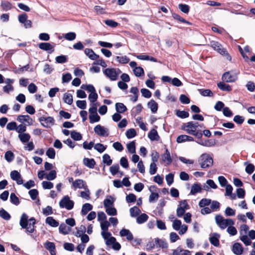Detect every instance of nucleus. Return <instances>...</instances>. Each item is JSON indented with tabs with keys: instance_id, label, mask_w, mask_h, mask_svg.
I'll use <instances>...</instances> for the list:
<instances>
[{
	"instance_id": "obj_58",
	"label": "nucleus",
	"mask_w": 255,
	"mask_h": 255,
	"mask_svg": "<svg viewBox=\"0 0 255 255\" xmlns=\"http://www.w3.org/2000/svg\"><path fill=\"white\" fill-rule=\"evenodd\" d=\"M46 155L51 159H54L55 157V151L53 148H49L46 152Z\"/></svg>"
},
{
	"instance_id": "obj_31",
	"label": "nucleus",
	"mask_w": 255,
	"mask_h": 255,
	"mask_svg": "<svg viewBox=\"0 0 255 255\" xmlns=\"http://www.w3.org/2000/svg\"><path fill=\"white\" fill-rule=\"evenodd\" d=\"M18 137L20 141L23 143L28 142L30 139V135L28 133L18 134Z\"/></svg>"
},
{
	"instance_id": "obj_2",
	"label": "nucleus",
	"mask_w": 255,
	"mask_h": 255,
	"mask_svg": "<svg viewBox=\"0 0 255 255\" xmlns=\"http://www.w3.org/2000/svg\"><path fill=\"white\" fill-rule=\"evenodd\" d=\"M28 217L25 213H23L20 217L19 225L22 229H26V233H32L35 231V224L28 223Z\"/></svg>"
},
{
	"instance_id": "obj_62",
	"label": "nucleus",
	"mask_w": 255,
	"mask_h": 255,
	"mask_svg": "<svg viewBox=\"0 0 255 255\" xmlns=\"http://www.w3.org/2000/svg\"><path fill=\"white\" fill-rule=\"evenodd\" d=\"M223 114L224 116L226 117H231L233 115V112L229 109V108L226 107L223 109Z\"/></svg>"
},
{
	"instance_id": "obj_38",
	"label": "nucleus",
	"mask_w": 255,
	"mask_h": 255,
	"mask_svg": "<svg viewBox=\"0 0 255 255\" xmlns=\"http://www.w3.org/2000/svg\"><path fill=\"white\" fill-rule=\"evenodd\" d=\"M127 149L130 153H135V143L134 141L129 142L127 144Z\"/></svg>"
},
{
	"instance_id": "obj_53",
	"label": "nucleus",
	"mask_w": 255,
	"mask_h": 255,
	"mask_svg": "<svg viewBox=\"0 0 255 255\" xmlns=\"http://www.w3.org/2000/svg\"><path fill=\"white\" fill-rule=\"evenodd\" d=\"M56 177V172L54 170H51L45 177V178L48 180H53Z\"/></svg>"
},
{
	"instance_id": "obj_22",
	"label": "nucleus",
	"mask_w": 255,
	"mask_h": 255,
	"mask_svg": "<svg viewBox=\"0 0 255 255\" xmlns=\"http://www.w3.org/2000/svg\"><path fill=\"white\" fill-rule=\"evenodd\" d=\"M232 252L237 255H240L243 253V248L240 243H235L232 248Z\"/></svg>"
},
{
	"instance_id": "obj_59",
	"label": "nucleus",
	"mask_w": 255,
	"mask_h": 255,
	"mask_svg": "<svg viewBox=\"0 0 255 255\" xmlns=\"http://www.w3.org/2000/svg\"><path fill=\"white\" fill-rule=\"evenodd\" d=\"M10 176L12 180L15 181L20 178L21 175L17 171L13 170L10 172Z\"/></svg>"
},
{
	"instance_id": "obj_16",
	"label": "nucleus",
	"mask_w": 255,
	"mask_h": 255,
	"mask_svg": "<svg viewBox=\"0 0 255 255\" xmlns=\"http://www.w3.org/2000/svg\"><path fill=\"white\" fill-rule=\"evenodd\" d=\"M161 158L162 161L165 162L167 165H169L172 163V159L167 148H165V153L161 155Z\"/></svg>"
},
{
	"instance_id": "obj_12",
	"label": "nucleus",
	"mask_w": 255,
	"mask_h": 255,
	"mask_svg": "<svg viewBox=\"0 0 255 255\" xmlns=\"http://www.w3.org/2000/svg\"><path fill=\"white\" fill-rule=\"evenodd\" d=\"M237 79V76L231 74L230 72H225L222 77V79L223 81L230 83L235 82Z\"/></svg>"
},
{
	"instance_id": "obj_13",
	"label": "nucleus",
	"mask_w": 255,
	"mask_h": 255,
	"mask_svg": "<svg viewBox=\"0 0 255 255\" xmlns=\"http://www.w3.org/2000/svg\"><path fill=\"white\" fill-rule=\"evenodd\" d=\"M198 140L196 141L198 144L204 146L210 147L213 146L215 144L214 140L213 139H205L204 140L201 138H198Z\"/></svg>"
},
{
	"instance_id": "obj_1",
	"label": "nucleus",
	"mask_w": 255,
	"mask_h": 255,
	"mask_svg": "<svg viewBox=\"0 0 255 255\" xmlns=\"http://www.w3.org/2000/svg\"><path fill=\"white\" fill-rule=\"evenodd\" d=\"M181 129L185 130L187 133L196 136L197 138L202 137L201 130L196 129L193 125V122H189L182 126Z\"/></svg>"
},
{
	"instance_id": "obj_37",
	"label": "nucleus",
	"mask_w": 255,
	"mask_h": 255,
	"mask_svg": "<svg viewBox=\"0 0 255 255\" xmlns=\"http://www.w3.org/2000/svg\"><path fill=\"white\" fill-rule=\"evenodd\" d=\"M129 212L131 217H137L141 212L140 209L136 206H134L129 209Z\"/></svg>"
},
{
	"instance_id": "obj_19",
	"label": "nucleus",
	"mask_w": 255,
	"mask_h": 255,
	"mask_svg": "<svg viewBox=\"0 0 255 255\" xmlns=\"http://www.w3.org/2000/svg\"><path fill=\"white\" fill-rule=\"evenodd\" d=\"M73 186L75 188L84 189L86 190L87 185L85 182L82 179H76L73 182Z\"/></svg>"
},
{
	"instance_id": "obj_48",
	"label": "nucleus",
	"mask_w": 255,
	"mask_h": 255,
	"mask_svg": "<svg viewBox=\"0 0 255 255\" xmlns=\"http://www.w3.org/2000/svg\"><path fill=\"white\" fill-rule=\"evenodd\" d=\"M88 98L91 103V105L94 106V104H95L94 103L97 101L98 99V94L96 92L90 93L89 95ZM96 105L97 103H96Z\"/></svg>"
},
{
	"instance_id": "obj_32",
	"label": "nucleus",
	"mask_w": 255,
	"mask_h": 255,
	"mask_svg": "<svg viewBox=\"0 0 255 255\" xmlns=\"http://www.w3.org/2000/svg\"><path fill=\"white\" fill-rule=\"evenodd\" d=\"M63 99L65 103L69 105H71L73 102L72 94L68 93H65L64 94Z\"/></svg>"
},
{
	"instance_id": "obj_46",
	"label": "nucleus",
	"mask_w": 255,
	"mask_h": 255,
	"mask_svg": "<svg viewBox=\"0 0 255 255\" xmlns=\"http://www.w3.org/2000/svg\"><path fill=\"white\" fill-rule=\"evenodd\" d=\"M0 217L7 221L10 220L11 218L10 214L3 209L0 210Z\"/></svg>"
},
{
	"instance_id": "obj_64",
	"label": "nucleus",
	"mask_w": 255,
	"mask_h": 255,
	"mask_svg": "<svg viewBox=\"0 0 255 255\" xmlns=\"http://www.w3.org/2000/svg\"><path fill=\"white\" fill-rule=\"evenodd\" d=\"M106 212L110 216H115L117 214V210L114 207H110L106 209Z\"/></svg>"
},
{
	"instance_id": "obj_6",
	"label": "nucleus",
	"mask_w": 255,
	"mask_h": 255,
	"mask_svg": "<svg viewBox=\"0 0 255 255\" xmlns=\"http://www.w3.org/2000/svg\"><path fill=\"white\" fill-rule=\"evenodd\" d=\"M74 202L71 200L68 195L65 196L59 202V206L61 208H66L68 210L72 209Z\"/></svg>"
},
{
	"instance_id": "obj_25",
	"label": "nucleus",
	"mask_w": 255,
	"mask_h": 255,
	"mask_svg": "<svg viewBox=\"0 0 255 255\" xmlns=\"http://www.w3.org/2000/svg\"><path fill=\"white\" fill-rule=\"evenodd\" d=\"M202 191L201 185L199 183H194L192 185L191 188L190 194L195 195L197 193H200Z\"/></svg>"
},
{
	"instance_id": "obj_61",
	"label": "nucleus",
	"mask_w": 255,
	"mask_h": 255,
	"mask_svg": "<svg viewBox=\"0 0 255 255\" xmlns=\"http://www.w3.org/2000/svg\"><path fill=\"white\" fill-rule=\"evenodd\" d=\"M94 148L98 152L102 153L106 150V147L104 146L103 144L98 143L95 145Z\"/></svg>"
},
{
	"instance_id": "obj_17",
	"label": "nucleus",
	"mask_w": 255,
	"mask_h": 255,
	"mask_svg": "<svg viewBox=\"0 0 255 255\" xmlns=\"http://www.w3.org/2000/svg\"><path fill=\"white\" fill-rule=\"evenodd\" d=\"M121 237H126L128 241H131L133 240V237L131 232L128 229H123L120 232Z\"/></svg>"
},
{
	"instance_id": "obj_14",
	"label": "nucleus",
	"mask_w": 255,
	"mask_h": 255,
	"mask_svg": "<svg viewBox=\"0 0 255 255\" xmlns=\"http://www.w3.org/2000/svg\"><path fill=\"white\" fill-rule=\"evenodd\" d=\"M44 247L48 250L51 255H56V251L55 250V244L53 242L47 241L44 244Z\"/></svg>"
},
{
	"instance_id": "obj_11",
	"label": "nucleus",
	"mask_w": 255,
	"mask_h": 255,
	"mask_svg": "<svg viewBox=\"0 0 255 255\" xmlns=\"http://www.w3.org/2000/svg\"><path fill=\"white\" fill-rule=\"evenodd\" d=\"M180 204H185L183 206H179L177 209V216L178 217H181L185 212V210L189 208V206L186 200H183L180 202Z\"/></svg>"
},
{
	"instance_id": "obj_43",
	"label": "nucleus",
	"mask_w": 255,
	"mask_h": 255,
	"mask_svg": "<svg viewBox=\"0 0 255 255\" xmlns=\"http://www.w3.org/2000/svg\"><path fill=\"white\" fill-rule=\"evenodd\" d=\"M4 158L7 162H10L14 159V155L12 151L8 150L5 153Z\"/></svg>"
},
{
	"instance_id": "obj_3",
	"label": "nucleus",
	"mask_w": 255,
	"mask_h": 255,
	"mask_svg": "<svg viewBox=\"0 0 255 255\" xmlns=\"http://www.w3.org/2000/svg\"><path fill=\"white\" fill-rule=\"evenodd\" d=\"M215 221L217 225L222 230L226 229L228 226L233 225L234 221L231 219H224L220 215H217L215 217Z\"/></svg>"
},
{
	"instance_id": "obj_7",
	"label": "nucleus",
	"mask_w": 255,
	"mask_h": 255,
	"mask_svg": "<svg viewBox=\"0 0 255 255\" xmlns=\"http://www.w3.org/2000/svg\"><path fill=\"white\" fill-rule=\"evenodd\" d=\"M90 113L89 120L91 124L98 122L100 120V117L97 114V109L96 104H94L89 110Z\"/></svg>"
},
{
	"instance_id": "obj_50",
	"label": "nucleus",
	"mask_w": 255,
	"mask_h": 255,
	"mask_svg": "<svg viewBox=\"0 0 255 255\" xmlns=\"http://www.w3.org/2000/svg\"><path fill=\"white\" fill-rule=\"evenodd\" d=\"M133 71L135 76L138 77L144 75V70L141 67H135L133 69Z\"/></svg>"
},
{
	"instance_id": "obj_5",
	"label": "nucleus",
	"mask_w": 255,
	"mask_h": 255,
	"mask_svg": "<svg viewBox=\"0 0 255 255\" xmlns=\"http://www.w3.org/2000/svg\"><path fill=\"white\" fill-rule=\"evenodd\" d=\"M210 45L212 48L218 51L221 55L227 56V59L231 60V57L228 54L226 49L223 48L222 45L219 42L212 41L211 42Z\"/></svg>"
},
{
	"instance_id": "obj_4",
	"label": "nucleus",
	"mask_w": 255,
	"mask_h": 255,
	"mask_svg": "<svg viewBox=\"0 0 255 255\" xmlns=\"http://www.w3.org/2000/svg\"><path fill=\"white\" fill-rule=\"evenodd\" d=\"M198 162L201 168H206L213 165V159L209 154L203 153L200 156Z\"/></svg>"
},
{
	"instance_id": "obj_56",
	"label": "nucleus",
	"mask_w": 255,
	"mask_h": 255,
	"mask_svg": "<svg viewBox=\"0 0 255 255\" xmlns=\"http://www.w3.org/2000/svg\"><path fill=\"white\" fill-rule=\"evenodd\" d=\"M120 167L118 164H114L110 168V171L113 175H115L118 172Z\"/></svg>"
},
{
	"instance_id": "obj_40",
	"label": "nucleus",
	"mask_w": 255,
	"mask_h": 255,
	"mask_svg": "<svg viewBox=\"0 0 255 255\" xmlns=\"http://www.w3.org/2000/svg\"><path fill=\"white\" fill-rule=\"evenodd\" d=\"M148 218V217L146 214H141L140 215L137 217L136 222L139 224L144 223L147 220Z\"/></svg>"
},
{
	"instance_id": "obj_49",
	"label": "nucleus",
	"mask_w": 255,
	"mask_h": 255,
	"mask_svg": "<svg viewBox=\"0 0 255 255\" xmlns=\"http://www.w3.org/2000/svg\"><path fill=\"white\" fill-rule=\"evenodd\" d=\"M76 37V34L74 32H70L64 34V37L65 39L69 41L74 40Z\"/></svg>"
},
{
	"instance_id": "obj_21",
	"label": "nucleus",
	"mask_w": 255,
	"mask_h": 255,
	"mask_svg": "<svg viewBox=\"0 0 255 255\" xmlns=\"http://www.w3.org/2000/svg\"><path fill=\"white\" fill-rule=\"evenodd\" d=\"M84 52L85 54L91 60H95L99 57V56L96 54L92 49L86 48Z\"/></svg>"
},
{
	"instance_id": "obj_54",
	"label": "nucleus",
	"mask_w": 255,
	"mask_h": 255,
	"mask_svg": "<svg viewBox=\"0 0 255 255\" xmlns=\"http://www.w3.org/2000/svg\"><path fill=\"white\" fill-rule=\"evenodd\" d=\"M116 59L120 63L122 64H127L129 61V58L127 56H117Z\"/></svg>"
},
{
	"instance_id": "obj_29",
	"label": "nucleus",
	"mask_w": 255,
	"mask_h": 255,
	"mask_svg": "<svg viewBox=\"0 0 255 255\" xmlns=\"http://www.w3.org/2000/svg\"><path fill=\"white\" fill-rule=\"evenodd\" d=\"M218 87L223 91L230 92L232 90L231 87L223 82H220L217 84Z\"/></svg>"
},
{
	"instance_id": "obj_33",
	"label": "nucleus",
	"mask_w": 255,
	"mask_h": 255,
	"mask_svg": "<svg viewBox=\"0 0 255 255\" xmlns=\"http://www.w3.org/2000/svg\"><path fill=\"white\" fill-rule=\"evenodd\" d=\"M155 244L157 247H161L163 249H166L168 248V244L165 240H162L158 238L155 240Z\"/></svg>"
},
{
	"instance_id": "obj_26",
	"label": "nucleus",
	"mask_w": 255,
	"mask_h": 255,
	"mask_svg": "<svg viewBox=\"0 0 255 255\" xmlns=\"http://www.w3.org/2000/svg\"><path fill=\"white\" fill-rule=\"evenodd\" d=\"M116 110L117 112L122 114L127 111L126 106L122 103H117L115 105Z\"/></svg>"
},
{
	"instance_id": "obj_28",
	"label": "nucleus",
	"mask_w": 255,
	"mask_h": 255,
	"mask_svg": "<svg viewBox=\"0 0 255 255\" xmlns=\"http://www.w3.org/2000/svg\"><path fill=\"white\" fill-rule=\"evenodd\" d=\"M45 223L52 227H57L59 225V222L52 217H48L45 220Z\"/></svg>"
},
{
	"instance_id": "obj_57",
	"label": "nucleus",
	"mask_w": 255,
	"mask_h": 255,
	"mask_svg": "<svg viewBox=\"0 0 255 255\" xmlns=\"http://www.w3.org/2000/svg\"><path fill=\"white\" fill-rule=\"evenodd\" d=\"M180 10L185 13H188L189 11V6L187 4L180 3L178 5Z\"/></svg>"
},
{
	"instance_id": "obj_23",
	"label": "nucleus",
	"mask_w": 255,
	"mask_h": 255,
	"mask_svg": "<svg viewBox=\"0 0 255 255\" xmlns=\"http://www.w3.org/2000/svg\"><path fill=\"white\" fill-rule=\"evenodd\" d=\"M83 164L87 167L93 169L96 164V162L93 158L85 157L83 159Z\"/></svg>"
},
{
	"instance_id": "obj_41",
	"label": "nucleus",
	"mask_w": 255,
	"mask_h": 255,
	"mask_svg": "<svg viewBox=\"0 0 255 255\" xmlns=\"http://www.w3.org/2000/svg\"><path fill=\"white\" fill-rule=\"evenodd\" d=\"M56 62L59 64H63L67 62L68 56L67 55H61L58 56L55 58Z\"/></svg>"
},
{
	"instance_id": "obj_52",
	"label": "nucleus",
	"mask_w": 255,
	"mask_h": 255,
	"mask_svg": "<svg viewBox=\"0 0 255 255\" xmlns=\"http://www.w3.org/2000/svg\"><path fill=\"white\" fill-rule=\"evenodd\" d=\"M103 162L106 164L107 166H110L112 163V160L111 159V157L109 154H105L103 156Z\"/></svg>"
},
{
	"instance_id": "obj_44",
	"label": "nucleus",
	"mask_w": 255,
	"mask_h": 255,
	"mask_svg": "<svg viewBox=\"0 0 255 255\" xmlns=\"http://www.w3.org/2000/svg\"><path fill=\"white\" fill-rule=\"evenodd\" d=\"M70 134L71 138L74 140H80L82 138V134L80 132H77L75 130L72 131Z\"/></svg>"
},
{
	"instance_id": "obj_30",
	"label": "nucleus",
	"mask_w": 255,
	"mask_h": 255,
	"mask_svg": "<svg viewBox=\"0 0 255 255\" xmlns=\"http://www.w3.org/2000/svg\"><path fill=\"white\" fill-rule=\"evenodd\" d=\"M93 209V206L90 203H85L83 204L81 210V214L86 215L89 211Z\"/></svg>"
},
{
	"instance_id": "obj_36",
	"label": "nucleus",
	"mask_w": 255,
	"mask_h": 255,
	"mask_svg": "<svg viewBox=\"0 0 255 255\" xmlns=\"http://www.w3.org/2000/svg\"><path fill=\"white\" fill-rule=\"evenodd\" d=\"M244 164L247 165L246 168H245V171L248 174H251L252 173H253L254 172L255 169V167L253 164L248 163L247 162H245L244 163Z\"/></svg>"
},
{
	"instance_id": "obj_20",
	"label": "nucleus",
	"mask_w": 255,
	"mask_h": 255,
	"mask_svg": "<svg viewBox=\"0 0 255 255\" xmlns=\"http://www.w3.org/2000/svg\"><path fill=\"white\" fill-rule=\"evenodd\" d=\"M220 235L218 233H214L212 236L209 238V241L212 245L215 247H218L220 245L219 243Z\"/></svg>"
},
{
	"instance_id": "obj_24",
	"label": "nucleus",
	"mask_w": 255,
	"mask_h": 255,
	"mask_svg": "<svg viewBox=\"0 0 255 255\" xmlns=\"http://www.w3.org/2000/svg\"><path fill=\"white\" fill-rule=\"evenodd\" d=\"M71 228L67 227L65 224L61 223L59 227V232L60 234L66 235L69 234Z\"/></svg>"
},
{
	"instance_id": "obj_60",
	"label": "nucleus",
	"mask_w": 255,
	"mask_h": 255,
	"mask_svg": "<svg viewBox=\"0 0 255 255\" xmlns=\"http://www.w3.org/2000/svg\"><path fill=\"white\" fill-rule=\"evenodd\" d=\"M76 105L79 108L84 110L86 109L87 102L85 100H78L76 102Z\"/></svg>"
},
{
	"instance_id": "obj_55",
	"label": "nucleus",
	"mask_w": 255,
	"mask_h": 255,
	"mask_svg": "<svg viewBox=\"0 0 255 255\" xmlns=\"http://www.w3.org/2000/svg\"><path fill=\"white\" fill-rule=\"evenodd\" d=\"M233 121L237 124L242 125L245 121V118L240 115H236L234 117Z\"/></svg>"
},
{
	"instance_id": "obj_63",
	"label": "nucleus",
	"mask_w": 255,
	"mask_h": 255,
	"mask_svg": "<svg viewBox=\"0 0 255 255\" xmlns=\"http://www.w3.org/2000/svg\"><path fill=\"white\" fill-rule=\"evenodd\" d=\"M28 194L32 200H34L36 199L38 195V191L37 189H33L29 191Z\"/></svg>"
},
{
	"instance_id": "obj_47",
	"label": "nucleus",
	"mask_w": 255,
	"mask_h": 255,
	"mask_svg": "<svg viewBox=\"0 0 255 255\" xmlns=\"http://www.w3.org/2000/svg\"><path fill=\"white\" fill-rule=\"evenodd\" d=\"M126 135L128 138L130 139L136 136V132L134 128H130L127 130Z\"/></svg>"
},
{
	"instance_id": "obj_51",
	"label": "nucleus",
	"mask_w": 255,
	"mask_h": 255,
	"mask_svg": "<svg viewBox=\"0 0 255 255\" xmlns=\"http://www.w3.org/2000/svg\"><path fill=\"white\" fill-rule=\"evenodd\" d=\"M211 202L212 201L211 199L203 198L200 201L199 206L200 207H204L206 206L209 205L211 203Z\"/></svg>"
},
{
	"instance_id": "obj_34",
	"label": "nucleus",
	"mask_w": 255,
	"mask_h": 255,
	"mask_svg": "<svg viewBox=\"0 0 255 255\" xmlns=\"http://www.w3.org/2000/svg\"><path fill=\"white\" fill-rule=\"evenodd\" d=\"M147 106L150 109L152 113H156L158 109V104L153 100H150L148 103Z\"/></svg>"
},
{
	"instance_id": "obj_8",
	"label": "nucleus",
	"mask_w": 255,
	"mask_h": 255,
	"mask_svg": "<svg viewBox=\"0 0 255 255\" xmlns=\"http://www.w3.org/2000/svg\"><path fill=\"white\" fill-rule=\"evenodd\" d=\"M39 121L41 125L46 128H49L55 124V120L52 117H41L39 118Z\"/></svg>"
},
{
	"instance_id": "obj_42",
	"label": "nucleus",
	"mask_w": 255,
	"mask_h": 255,
	"mask_svg": "<svg viewBox=\"0 0 255 255\" xmlns=\"http://www.w3.org/2000/svg\"><path fill=\"white\" fill-rule=\"evenodd\" d=\"M10 201L12 204L16 206L19 205L20 203V201L18 198L16 196V195L14 193H11L10 194Z\"/></svg>"
},
{
	"instance_id": "obj_39",
	"label": "nucleus",
	"mask_w": 255,
	"mask_h": 255,
	"mask_svg": "<svg viewBox=\"0 0 255 255\" xmlns=\"http://www.w3.org/2000/svg\"><path fill=\"white\" fill-rule=\"evenodd\" d=\"M172 16L174 19L178 20V21H179L182 23H186V24H188V25H191V22H190L188 21H187L186 20H185L184 18H183V17H182L181 16H180L179 14H178L177 13H175L174 12L172 13Z\"/></svg>"
},
{
	"instance_id": "obj_27",
	"label": "nucleus",
	"mask_w": 255,
	"mask_h": 255,
	"mask_svg": "<svg viewBox=\"0 0 255 255\" xmlns=\"http://www.w3.org/2000/svg\"><path fill=\"white\" fill-rule=\"evenodd\" d=\"M148 137L151 141L158 140L159 138L157 131L155 129H152L149 132Z\"/></svg>"
},
{
	"instance_id": "obj_45",
	"label": "nucleus",
	"mask_w": 255,
	"mask_h": 255,
	"mask_svg": "<svg viewBox=\"0 0 255 255\" xmlns=\"http://www.w3.org/2000/svg\"><path fill=\"white\" fill-rule=\"evenodd\" d=\"M176 115L181 119H185L188 118L189 114L186 111L178 110L176 111Z\"/></svg>"
},
{
	"instance_id": "obj_18",
	"label": "nucleus",
	"mask_w": 255,
	"mask_h": 255,
	"mask_svg": "<svg viewBox=\"0 0 255 255\" xmlns=\"http://www.w3.org/2000/svg\"><path fill=\"white\" fill-rule=\"evenodd\" d=\"M17 120L21 123L26 122L28 125H32L33 120L28 115H19L17 118Z\"/></svg>"
},
{
	"instance_id": "obj_15",
	"label": "nucleus",
	"mask_w": 255,
	"mask_h": 255,
	"mask_svg": "<svg viewBox=\"0 0 255 255\" xmlns=\"http://www.w3.org/2000/svg\"><path fill=\"white\" fill-rule=\"evenodd\" d=\"M38 47L40 49L45 51H50L49 53H51L54 51V47L50 44L49 43L42 42L39 44Z\"/></svg>"
},
{
	"instance_id": "obj_10",
	"label": "nucleus",
	"mask_w": 255,
	"mask_h": 255,
	"mask_svg": "<svg viewBox=\"0 0 255 255\" xmlns=\"http://www.w3.org/2000/svg\"><path fill=\"white\" fill-rule=\"evenodd\" d=\"M103 73L111 81H116L117 80V73H116L115 68L105 69Z\"/></svg>"
},
{
	"instance_id": "obj_35",
	"label": "nucleus",
	"mask_w": 255,
	"mask_h": 255,
	"mask_svg": "<svg viewBox=\"0 0 255 255\" xmlns=\"http://www.w3.org/2000/svg\"><path fill=\"white\" fill-rule=\"evenodd\" d=\"M199 93L204 97H213V93L210 89H200L198 90Z\"/></svg>"
},
{
	"instance_id": "obj_9",
	"label": "nucleus",
	"mask_w": 255,
	"mask_h": 255,
	"mask_svg": "<svg viewBox=\"0 0 255 255\" xmlns=\"http://www.w3.org/2000/svg\"><path fill=\"white\" fill-rule=\"evenodd\" d=\"M94 130L95 132L100 136H108L109 134V129L100 125L95 126Z\"/></svg>"
}]
</instances>
